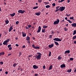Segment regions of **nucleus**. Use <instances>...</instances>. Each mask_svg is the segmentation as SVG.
<instances>
[{
	"label": "nucleus",
	"instance_id": "obj_6",
	"mask_svg": "<svg viewBox=\"0 0 76 76\" xmlns=\"http://www.w3.org/2000/svg\"><path fill=\"white\" fill-rule=\"evenodd\" d=\"M32 48H34V49H36L37 50H38L39 49V47H35V46H34V44L32 45Z\"/></svg>",
	"mask_w": 76,
	"mask_h": 76
},
{
	"label": "nucleus",
	"instance_id": "obj_53",
	"mask_svg": "<svg viewBox=\"0 0 76 76\" xmlns=\"http://www.w3.org/2000/svg\"><path fill=\"white\" fill-rule=\"evenodd\" d=\"M69 2H70V0H67V3H69Z\"/></svg>",
	"mask_w": 76,
	"mask_h": 76
},
{
	"label": "nucleus",
	"instance_id": "obj_62",
	"mask_svg": "<svg viewBox=\"0 0 76 76\" xmlns=\"http://www.w3.org/2000/svg\"><path fill=\"white\" fill-rule=\"evenodd\" d=\"M38 76V74H35V76Z\"/></svg>",
	"mask_w": 76,
	"mask_h": 76
},
{
	"label": "nucleus",
	"instance_id": "obj_7",
	"mask_svg": "<svg viewBox=\"0 0 76 76\" xmlns=\"http://www.w3.org/2000/svg\"><path fill=\"white\" fill-rule=\"evenodd\" d=\"M33 68H34V69H37L39 68V66H38L37 65H34L33 66Z\"/></svg>",
	"mask_w": 76,
	"mask_h": 76
},
{
	"label": "nucleus",
	"instance_id": "obj_14",
	"mask_svg": "<svg viewBox=\"0 0 76 76\" xmlns=\"http://www.w3.org/2000/svg\"><path fill=\"white\" fill-rule=\"evenodd\" d=\"M41 14V12H36L35 13V15L37 16H39L40 15V14Z\"/></svg>",
	"mask_w": 76,
	"mask_h": 76
},
{
	"label": "nucleus",
	"instance_id": "obj_43",
	"mask_svg": "<svg viewBox=\"0 0 76 76\" xmlns=\"http://www.w3.org/2000/svg\"><path fill=\"white\" fill-rule=\"evenodd\" d=\"M51 52L50 51L49 53V56H51Z\"/></svg>",
	"mask_w": 76,
	"mask_h": 76
},
{
	"label": "nucleus",
	"instance_id": "obj_32",
	"mask_svg": "<svg viewBox=\"0 0 76 76\" xmlns=\"http://www.w3.org/2000/svg\"><path fill=\"white\" fill-rule=\"evenodd\" d=\"M38 8V7H34V8H33V9L34 10H35L36 9H37Z\"/></svg>",
	"mask_w": 76,
	"mask_h": 76
},
{
	"label": "nucleus",
	"instance_id": "obj_5",
	"mask_svg": "<svg viewBox=\"0 0 76 76\" xmlns=\"http://www.w3.org/2000/svg\"><path fill=\"white\" fill-rule=\"evenodd\" d=\"M18 13L20 14H23L24 13V12H25V10H18Z\"/></svg>",
	"mask_w": 76,
	"mask_h": 76
},
{
	"label": "nucleus",
	"instance_id": "obj_20",
	"mask_svg": "<svg viewBox=\"0 0 76 76\" xmlns=\"http://www.w3.org/2000/svg\"><path fill=\"white\" fill-rule=\"evenodd\" d=\"M52 69V65H51L50 66V67L49 68L48 70H49Z\"/></svg>",
	"mask_w": 76,
	"mask_h": 76
},
{
	"label": "nucleus",
	"instance_id": "obj_38",
	"mask_svg": "<svg viewBox=\"0 0 76 76\" xmlns=\"http://www.w3.org/2000/svg\"><path fill=\"white\" fill-rule=\"evenodd\" d=\"M52 35H50L49 37V38L50 39H51L52 38Z\"/></svg>",
	"mask_w": 76,
	"mask_h": 76
},
{
	"label": "nucleus",
	"instance_id": "obj_9",
	"mask_svg": "<svg viewBox=\"0 0 76 76\" xmlns=\"http://www.w3.org/2000/svg\"><path fill=\"white\" fill-rule=\"evenodd\" d=\"M12 27H13V26H10V28L8 29V30H9V32H11L12 30L13 29V28H12Z\"/></svg>",
	"mask_w": 76,
	"mask_h": 76
},
{
	"label": "nucleus",
	"instance_id": "obj_58",
	"mask_svg": "<svg viewBox=\"0 0 76 76\" xmlns=\"http://www.w3.org/2000/svg\"><path fill=\"white\" fill-rule=\"evenodd\" d=\"M26 48V46H25V45H23V48Z\"/></svg>",
	"mask_w": 76,
	"mask_h": 76
},
{
	"label": "nucleus",
	"instance_id": "obj_28",
	"mask_svg": "<svg viewBox=\"0 0 76 76\" xmlns=\"http://www.w3.org/2000/svg\"><path fill=\"white\" fill-rule=\"evenodd\" d=\"M5 23H6V24H8V23H9V20H5Z\"/></svg>",
	"mask_w": 76,
	"mask_h": 76
},
{
	"label": "nucleus",
	"instance_id": "obj_45",
	"mask_svg": "<svg viewBox=\"0 0 76 76\" xmlns=\"http://www.w3.org/2000/svg\"><path fill=\"white\" fill-rule=\"evenodd\" d=\"M10 47H11V45H9L7 46L8 48H10Z\"/></svg>",
	"mask_w": 76,
	"mask_h": 76
},
{
	"label": "nucleus",
	"instance_id": "obj_11",
	"mask_svg": "<svg viewBox=\"0 0 76 76\" xmlns=\"http://www.w3.org/2000/svg\"><path fill=\"white\" fill-rule=\"evenodd\" d=\"M53 46H54V44H52L51 45H49L48 46V47L50 48H52V47H53Z\"/></svg>",
	"mask_w": 76,
	"mask_h": 76
},
{
	"label": "nucleus",
	"instance_id": "obj_21",
	"mask_svg": "<svg viewBox=\"0 0 76 76\" xmlns=\"http://www.w3.org/2000/svg\"><path fill=\"white\" fill-rule=\"evenodd\" d=\"M54 42L55 43V45H59V44H58V42L55 41Z\"/></svg>",
	"mask_w": 76,
	"mask_h": 76
},
{
	"label": "nucleus",
	"instance_id": "obj_40",
	"mask_svg": "<svg viewBox=\"0 0 76 76\" xmlns=\"http://www.w3.org/2000/svg\"><path fill=\"white\" fill-rule=\"evenodd\" d=\"M73 60H74V59H73V58H70V59H69V60H71V61H72Z\"/></svg>",
	"mask_w": 76,
	"mask_h": 76
},
{
	"label": "nucleus",
	"instance_id": "obj_13",
	"mask_svg": "<svg viewBox=\"0 0 76 76\" xmlns=\"http://www.w3.org/2000/svg\"><path fill=\"white\" fill-rule=\"evenodd\" d=\"M70 53V50H66L65 51V53L64 54H66V53Z\"/></svg>",
	"mask_w": 76,
	"mask_h": 76
},
{
	"label": "nucleus",
	"instance_id": "obj_10",
	"mask_svg": "<svg viewBox=\"0 0 76 76\" xmlns=\"http://www.w3.org/2000/svg\"><path fill=\"white\" fill-rule=\"evenodd\" d=\"M71 25L72 26V27H76V23H74L71 24Z\"/></svg>",
	"mask_w": 76,
	"mask_h": 76
},
{
	"label": "nucleus",
	"instance_id": "obj_2",
	"mask_svg": "<svg viewBox=\"0 0 76 76\" xmlns=\"http://www.w3.org/2000/svg\"><path fill=\"white\" fill-rule=\"evenodd\" d=\"M65 10V7H60V8L58 9H56L55 10V12H58V11H61V12H63V10Z\"/></svg>",
	"mask_w": 76,
	"mask_h": 76
},
{
	"label": "nucleus",
	"instance_id": "obj_64",
	"mask_svg": "<svg viewBox=\"0 0 76 76\" xmlns=\"http://www.w3.org/2000/svg\"><path fill=\"white\" fill-rule=\"evenodd\" d=\"M8 56H11V54H8Z\"/></svg>",
	"mask_w": 76,
	"mask_h": 76
},
{
	"label": "nucleus",
	"instance_id": "obj_52",
	"mask_svg": "<svg viewBox=\"0 0 76 76\" xmlns=\"http://www.w3.org/2000/svg\"><path fill=\"white\" fill-rule=\"evenodd\" d=\"M44 3H45V4H49V2H44Z\"/></svg>",
	"mask_w": 76,
	"mask_h": 76
},
{
	"label": "nucleus",
	"instance_id": "obj_15",
	"mask_svg": "<svg viewBox=\"0 0 76 76\" xmlns=\"http://www.w3.org/2000/svg\"><path fill=\"white\" fill-rule=\"evenodd\" d=\"M65 67H66V65H65V64L61 65V68H65Z\"/></svg>",
	"mask_w": 76,
	"mask_h": 76
},
{
	"label": "nucleus",
	"instance_id": "obj_4",
	"mask_svg": "<svg viewBox=\"0 0 76 76\" xmlns=\"http://www.w3.org/2000/svg\"><path fill=\"white\" fill-rule=\"evenodd\" d=\"M53 40L55 41L56 42H60L62 40L58 38H55V39H53Z\"/></svg>",
	"mask_w": 76,
	"mask_h": 76
},
{
	"label": "nucleus",
	"instance_id": "obj_56",
	"mask_svg": "<svg viewBox=\"0 0 76 76\" xmlns=\"http://www.w3.org/2000/svg\"><path fill=\"white\" fill-rule=\"evenodd\" d=\"M32 38L33 39V40H35V37H32Z\"/></svg>",
	"mask_w": 76,
	"mask_h": 76
},
{
	"label": "nucleus",
	"instance_id": "obj_27",
	"mask_svg": "<svg viewBox=\"0 0 76 76\" xmlns=\"http://www.w3.org/2000/svg\"><path fill=\"white\" fill-rule=\"evenodd\" d=\"M45 7H46V8H48L50 7V5H48L46 6H45Z\"/></svg>",
	"mask_w": 76,
	"mask_h": 76
},
{
	"label": "nucleus",
	"instance_id": "obj_12",
	"mask_svg": "<svg viewBox=\"0 0 76 76\" xmlns=\"http://www.w3.org/2000/svg\"><path fill=\"white\" fill-rule=\"evenodd\" d=\"M65 20H67V21H68L69 23H72V22H71L69 20H67V18L66 17L65 18Z\"/></svg>",
	"mask_w": 76,
	"mask_h": 76
},
{
	"label": "nucleus",
	"instance_id": "obj_30",
	"mask_svg": "<svg viewBox=\"0 0 76 76\" xmlns=\"http://www.w3.org/2000/svg\"><path fill=\"white\" fill-rule=\"evenodd\" d=\"M42 33H44L45 32V29H42Z\"/></svg>",
	"mask_w": 76,
	"mask_h": 76
},
{
	"label": "nucleus",
	"instance_id": "obj_29",
	"mask_svg": "<svg viewBox=\"0 0 76 76\" xmlns=\"http://www.w3.org/2000/svg\"><path fill=\"white\" fill-rule=\"evenodd\" d=\"M64 31H68V29L66 27H64Z\"/></svg>",
	"mask_w": 76,
	"mask_h": 76
},
{
	"label": "nucleus",
	"instance_id": "obj_8",
	"mask_svg": "<svg viewBox=\"0 0 76 76\" xmlns=\"http://www.w3.org/2000/svg\"><path fill=\"white\" fill-rule=\"evenodd\" d=\"M42 29V28H41L40 26H39V28H38V30L37 31V33H39L41 32V29Z\"/></svg>",
	"mask_w": 76,
	"mask_h": 76
},
{
	"label": "nucleus",
	"instance_id": "obj_3",
	"mask_svg": "<svg viewBox=\"0 0 76 76\" xmlns=\"http://www.w3.org/2000/svg\"><path fill=\"white\" fill-rule=\"evenodd\" d=\"M60 22V20L59 19H57L56 20V21H55L54 22V23H53V24L54 25H56L58 24Z\"/></svg>",
	"mask_w": 76,
	"mask_h": 76
},
{
	"label": "nucleus",
	"instance_id": "obj_33",
	"mask_svg": "<svg viewBox=\"0 0 76 76\" xmlns=\"http://www.w3.org/2000/svg\"><path fill=\"white\" fill-rule=\"evenodd\" d=\"M10 42V39H7V40H5V41H4V42Z\"/></svg>",
	"mask_w": 76,
	"mask_h": 76
},
{
	"label": "nucleus",
	"instance_id": "obj_41",
	"mask_svg": "<svg viewBox=\"0 0 76 76\" xmlns=\"http://www.w3.org/2000/svg\"><path fill=\"white\" fill-rule=\"evenodd\" d=\"M69 19L72 20L74 19V17H71L70 18H69Z\"/></svg>",
	"mask_w": 76,
	"mask_h": 76
},
{
	"label": "nucleus",
	"instance_id": "obj_49",
	"mask_svg": "<svg viewBox=\"0 0 76 76\" xmlns=\"http://www.w3.org/2000/svg\"><path fill=\"white\" fill-rule=\"evenodd\" d=\"M5 74L6 75H7L8 74V72H5Z\"/></svg>",
	"mask_w": 76,
	"mask_h": 76
},
{
	"label": "nucleus",
	"instance_id": "obj_37",
	"mask_svg": "<svg viewBox=\"0 0 76 76\" xmlns=\"http://www.w3.org/2000/svg\"><path fill=\"white\" fill-rule=\"evenodd\" d=\"M42 0H38V2H39V3H40L41 2H42Z\"/></svg>",
	"mask_w": 76,
	"mask_h": 76
},
{
	"label": "nucleus",
	"instance_id": "obj_31",
	"mask_svg": "<svg viewBox=\"0 0 76 76\" xmlns=\"http://www.w3.org/2000/svg\"><path fill=\"white\" fill-rule=\"evenodd\" d=\"M61 58H62V57H61L60 56H58V60H61Z\"/></svg>",
	"mask_w": 76,
	"mask_h": 76
},
{
	"label": "nucleus",
	"instance_id": "obj_16",
	"mask_svg": "<svg viewBox=\"0 0 76 76\" xmlns=\"http://www.w3.org/2000/svg\"><path fill=\"white\" fill-rule=\"evenodd\" d=\"M21 33H22L23 37L26 36V34L24 32H22Z\"/></svg>",
	"mask_w": 76,
	"mask_h": 76
},
{
	"label": "nucleus",
	"instance_id": "obj_18",
	"mask_svg": "<svg viewBox=\"0 0 76 76\" xmlns=\"http://www.w3.org/2000/svg\"><path fill=\"white\" fill-rule=\"evenodd\" d=\"M4 55V52H2L0 53V56H3Z\"/></svg>",
	"mask_w": 76,
	"mask_h": 76
},
{
	"label": "nucleus",
	"instance_id": "obj_39",
	"mask_svg": "<svg viewBox=\"0 0 76 76\" xmlns=\"http://www.w3.org/2000/svg\"><path fill=\"white\" fill-rule=\"evenodd\" d=\"M3 64H4V63H3V62H2V61L0 62V64L3 65Z\"/></svg>",
	"mask_w": 76,
	"mask_h": 76
},
{
	"label": "nucleus",
	"instance_id": "obj_42",
	"mask_svg": "<svg viewBox=\"0 0 76 76\" xmlns=\"http://www.w3.org/2000/svg\"><path fill=\"white\" fill-rule=\"evenodd\" d=\"M18 23H19V22H18V21H16V22H15V24H16V25H18Z\"/></svg>",
	"mask_w": 76,
	"mask_h": 76
},
{
	"label": "nucleus",
	"instance_id": "obj_24",
	"mask_svg": "<svg viewBox=\"0 0 76 76\" xmlns=\"http://www.w3.org/2000/svg\"><path fill=\"white\" fill-rule=\"evenodd\" d=\"M76 34V30L74 31V32L73 33V35H74Z\"/></svg>",
	"mask_w": 76,
	"mask_h": 76
},
{
	"label": "nucleus",
	"instance_id": "obj_34",
	"mask_svg": "<svg viewBox=\"0 0 76 76\" xmlns=\"http://www.w3.org/2000/svg\"><path fill=\"white\" fill-rule=\"evenodd\" d=\"M47 28V26H43V28L45 29V28Z\"/></svg>",
	"mask_w": 76,
	"mask_h": 76
},
{
	"label": "nucleus",
	"instance_id": "obj_1",
	"mask_svg": "<svg viewBox=\"0 0 76 76\" xmlns=\"http://www.w3.org/2000/svg\"><path fill=\"white\" fill-rule=\"evenodd\" d=\"M37 54L38 55H37L35 56V58H37V60H40L41 59V56H42V54L38 52L37 53Z\"/></svg>",
	"mask_w": 76,
	"mask_h": 76
},
{
	"label": "nucleus",
	"instance_id": "obj_44",
	"mask_svg": "<svg viewBox=\"0 0 76 76\" xmlns=\"http://www.w3.org/2000/svg\"><path fill=\"white\" fill-rule=\"evenodd\" d=\"M52 5H53V6L55 7V3H53V4H52Z\"/></svg>",
	"mask_w": 76,
	"mask_h": 76
},
{
	"label": "nucleus",
	"instance_id": "obj_51",
	"mask_svg": "<svg viewBox=\"0 0 76 76\" xmlns=\"http://www.w3.org/2000/svg\"><path fill=\"white\" fill-rule=\"evenodd\" d=\"M25 28H26V29H28V28H29V27H27V26H26Z\"/></svg>",
	"mask_w": 76,
	"mask_h": 76
},
{
	"label": "nucleus",
	"instance_id": "obj_61",
	"mask_svg": "<svg viewBox=\"0 0 76 76\" xmlns=\"http://www.w3.org/2000/svg\"><path fill=\"white\" fill-rule=\"evenodd\" d=\"M61 22H62V23L64 22V20H63L61 21Z\"/></svg>",
	"mask_w": 76,
	"mask_h": 76
},
{
	"label": "nucleus",
	"instance_id": "obj_59",
	"mask_svg": "<svg viewBox=\"0 0 76 76\" xmlns=\"http://www.w3.org/2000/svg\"><path fill=\"white\" fill-rule=\"evenodd\" d=\"M74 44H76V41H74Z\"/></svg>",
	"mask_w": 76,
	"mask_h": 76
},
{
	"label": "nucleus",
	"instance_id": "obj_46",
	"mask_svg": "<svg viewBox=\"0 0 76 76\" xmlns=\"http://www.w3.org/2000/svg\"><path fill=\"white\" fill-rule=\"evenodd\" d=\"M70 15H71V14L68 15L67 14H66V16L69 17L70 16Z\"/></svg>",
	"mask_w": 76,
	"mask_h": 76
},
{
	"label": "nucleus",
	"instance_id": "obj_54",
	"mask_svg": "<svg viewBox=\"0 0 76 76\" xmlns=\"http://www.w3.org/2000/svg\"><path fill=\"white\" fill-rule=\"evenodd\" d=\"M15 46H17V47H18V46H19V45H18V44H15Z\"/></svg>",
	"mask_w": 76,
	"mask_h": 76
},
{
	"label": "nucleus",
	"instance_id": "obj_36",
	"mask_svg": "<svg viewBox=\"0 0 76 76\" xmlns=\"http://www.w3.org/2000/svg\"><path fill=\"white\" fill-rule=\"evenodd\" d=\"M19 69H20V71H22L23 70V69H22V68H18V70H19Z\"/></svg>",
	"mask_w": 76,
	"mask_h": 76
},
{
	"label": "nucleus",
	"instance_id": "obj_19",
	"mask_svg": "<svg viewBox=\"0 0 76 76\" xmlns=\"http://www.w3.org/2000/svg\"><path fill=\"white\" fill-rule=\"evenodd\" d=\"M15 12L13 13L12 14H10V16H11V17H13L14 16H15Z\"/></svg>",
	"mask_w": 76,
	"mask_h": 76
},
{
	"label": "nucleus",
	"instance_id": "obj_60",
	"mask_svg": "<svg viewBox=\"0 0 76 76\" xmlns=\"http://www.w3.org/2000/svg\"><path fill=\"white\" fill-rule=\"evenodd\" d=\"M12 50V47H10L9 48V50Z\"/></svg>",
	"mask_w": 76,
	"mask_h": 76
},
{
	"label": "nucleus",
	"instance_id": "obj_48",
	"mask_svg": "<svg viewBox=\"0 0 76 76\" xmlns=\"http://www.w3.org/2000/svg\"><path fill=\"white\" fill-rule=\"evenodd\" d=\"M74 69H75V70H74V72L76 73V68H74Z\"/></svg>",
	"mask_w": 76,
	"mask_h": 76
},
{
	"label": "nucleus",
	"instance_id": "obj_57",
	"mask_svg": "<svg viewBox=\"0 0 76 76\" xmlns=\"http://www.w3.org/2000/svg\"><path fill=\"white\" fill-rule=\"evenodd\" d=\"M45 69V66H43V69Z\"/></svg>",
	"mask_w": 76,
	"mask_h": 76
},
{
	"label": "nucleus",
	"instance_id": "obj_26",
	"mask_svg": "<svg viewBox=\"0 0 76 76\" xmlns=\"http://www.w3.org/2000/svg\"><path fill=\"white\" fill-rule=\"evenodd\" d=\"M17 65L15 63L14 64H13V65H12V66H13V67H16V66H17Z\"/></svg>",
	"mask_w": 76,
	"mask_h": 76
},
{
	"label": "nucleus",
	"instance_id": "obj_50",
	"mask_svg": "<svg viewBox=\"0 0 76 76\" xmlns=\"http://www.w3.org/2000/svg\"><path fill=\"white\" fill-rule=\"evenodd\" d=\"M21 52H20V53H19V56H18L19 57H20V55H21Z\"/></svg>",
	"mask_w": 76,
	"mask_h": 76
},
{
	"label": "nucleus",
	"instance_id": "obj_25",
	"mask_svg": "<svg viewBox=\"0 0 76 76\" xmlns=\"http://www.w3.org/2000/svg\"><path fill=\"white\" fill-rule=\"evenodd\" d=\"M76 38V36H75L74 37H73L72 38V39L74 40V39H75Z\"/></svg>",
	"mask_w": 76,
	"mask_h": 76
},
{
	"label": "nucleus",
	"instance_id": "obj_47",
	"mask_svg": "<svg viewBox=\"0 0 76 76\" xmlns=\"http://www.w3.org/2000/svg\"><path fill=\"white\" fill-rule=\"evenodd\" d=\"M31 25H28V27L27 26V27H28L29 28H31Z\"/></svg>",
	"mask_w": 76,
	"mask_h": 76
},
{
	"label": "nucleus",
	"instance_id": "obj_63",
	"mask_svg": "<svg viewBox=\"0 0 76 76\" xmlns=\"http://www.w3.org/2000/svg\"><path fill=\"white\" fill-rule=\"evenodd\" d=\"M31 56H31V55H29V56H28V57L30 58Z\"/></svg>",
	"mask_w": 76,
	"mask_h": 76
},
{
	"label": "nucleus",
	"instance_id": "obj_35",
	"mask_svg": "<svg viewBox=\"0 0 76 76\" xmlns=\"http://www.w3.org/2000/svg\"><path fill=\"white\" fill-rule=\"evenodd\" d=\"M60 7V6H58L56 8H55V9H58V8H59Z\"/></svg>",
	"mask_w": 76,
	"mask_h": 76
},
{
	"label": "nucleus",
	"instance_id": "obj_17",
	"mask_svg": "<svg viewBox=\"0 0 76 76\" xmlns=\"http://www.w3.org/2000/svg\"><path fill=\"white\" fill-rule=\"evenodd\" d=\"M8 42H3V45H7Z\"/></svg>",
	"mask_w": 76,
	"mask_h": 76
},
{
	"label": "nucleus",
	"instance_id": "obj_55",
	"mask_svg": "<svg viewBox=\"0 0 76 76\" xmlns=\"http://www.w3.org/2000/svg\"><path fill=\"white\" fill-rule=\"evenodd\" d=\"M63 1H58V2L60 3V2H62Z\"/></svg>",
	"mask_w": 76,
	"mask_h": 76
},
{
	"label": "nucleus",
	"instance_id": "obj_22",
	"mask_svg": "<svg viewBox=\"0 0 76 76\" xmlns=\"http://www.w3.org/2000/svg\"><path fill=\"white\" fill-rule=\"evenodd\" d=\"M29 40H30V37H26V40H27V41H28Z\"/></svg>",
	"mask_w": 76,
	"mask_h": 76
},
{
	"label": "nucleus",
	"instance_id": "obj_23",
	"mask_svg": "<svg viewBox=\"0 0 76 76\" xmlns=\"http://www.w3.org/2000/svg\"><path fill=\"white\" fill-rule=\"evenodd\" d=\"M67 72L68 73H71V69H70L67 70Z\"/></svg>",
	"mask_w": 76,
	"mask_h": 76
}]
</instances>
